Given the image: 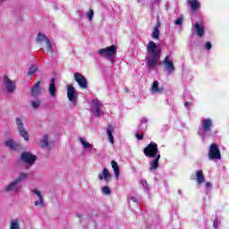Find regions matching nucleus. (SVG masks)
Masks as SVG:
<instances>
[{
    "instance_id": "nucleus-1",
    "label": "nucleus",
    "mask_w": 229,
    "mask_h": 229,
    "mask_svg": "<svg viewBox=\"0 0 229 229\" xmlns=\"http://www.w3.org/2000/svg\"><path fill=\"white\" fill-rule=\"evenodd\" d=\"M147 51L148 53L147 55V67L148 69H155L157 63L160 60L162 51L158 49V47L153 41L148 42L147 45Z\"/></svg>"
},
{
    "instance_id": "nucleus-2",
    "label": "nucleus",
    "mask_w": 229,
    "mask_h": 229,
    "mask_svg": "<svg viewBox=\"0 0 229 229\" xmlns=\"http://www.w3.org/2000/svg\"><path fill=\"white\" fill-rule=\"evenodd\" d=\"M26 178H28V174H20L16 180L13 181L5 187L6 192H19L21 188H19L18 185L21 183V182H22V180H26Z\"/></svg>"
},
{
    "instance_id": "nucleus-3",
    "label": "nucleus",
    "mask_w": 229,
    "mask_h": 229,
    "mask_svg": "<svg viewBox=\"0 0 229 229\" xmlns=\"http://www.w3.org/2000/svg\"><path fill=\"white\" fill-rule=\"evenodd\" d=\"M143 153L147 158H155V157H158V145L151 141L146 148H143Z\"/></svg>"
},
{
    "instance_id": "nucleus-4",
    "label": "nucleus",
    "mask_w": 229,
    "mask_h": 229,
    "mask_svg": "<svg viewBox=\"0 0 229 229\" xmlns=\"http://www.w3.org/2000/svg\"><path fill=\"white\" fill-rule=\"evenodd\" d=\"M98 53L100 55L104 56V58L114 60L115 55H117V47L115 45H112L111 47L99 49Z\"/></svg>"
},
{
    "instance_id": "nucleus-5",
    "label": "nucleus",
    "mask_w": 229,
    "mask_h": 229,
    "mask_svg": "<svg viewBox=\"0 0 229 229\" xmlns=\"http://www.w3.org/2000/svg\"><path fill=\"white\" fill-rule=\"evenodd\" d=\"M208 158L209 160H221V150L217 144L213 143L209 147L208 150Z\"/></svg>"
},
{
    "instance_id": "nucleus-6",
    "label": "nucleus",
    "mask_w": 229,
    "mask_h": 229,
    "mask_svg": "<svg viewBox=\"0 0 229 229\" xmlns=\"http://www.w3.org/2000/svg\"><path fill=\"white\" fill-rule=\"evenodd\" d=\"M16 125L20 135L24 138V140H30V136L28 135V131L24 128V123L22 122V119L17 117Z\"/></svg>"
},
{
    "instance_id": "nucleus-7",
    "label": "nucleus",
    "mask_w": 229,
    "mask_h": 229,
    "mask_svg": "<svg viewBox=\"0 0 229 229\" xmlns=\"http://www.w3.org/2000/svg\"><path fill=\"white\" fill-rule=\"evenodd\" d=\"M74 80L81 89H89V82H87V79L81 73H74Z\"/></svg>"
},
{
    "instance_id": "nucleus-8",
    "label": "nucleus",
    "mask_w": 229,
    "mask_h": 229,
    "mask_svg": "<svg viewBox=\"0 0 229 229\" xmlns=\"http://www.w3.org/2000/svg\"><path fill=\"white\" fill-rule=\"evenodd\" d=\"M21 158L22 162L29 164V165H33V164L37 162V156L30 152H23L21 156Z\"/></svg>"
},
{
    "instance_id": "nucleus-9",
    "label": "nucleus",
    "mask_w": 229,
    "mask_h": 229,
    "mask_svg": "<svg viewBox=\"0 0 229 229\" xmlns=\"http://www.w3.org/2000/svg\"><path fill=\"white\" fill-rule=\"evenodd\" d=\"M163 64L165 65L169 74H171V72H174V64L173 63L172 60H169V55H165L164 61L162 63H159V65Z\"/></svg>"
},
{
    "instance_id": "nucleus-10",
    "label": "nucleus",
    "mask_w": 229,
    "mask_h": 229,
    "mask_svg": "<svg viewBox=\"0 0 229 229\" xmlns=\"http://www.w3.org/2000/svg\"><path fill=\"white\" fill-rule=\"evenodd\" d=\"M103 106V105L101 103H99V101L98 100H94L93 101V106L91 108V112L92 114L95 115V117H101V107Z\"/></svg>"
},
{
    "instance_id": "nucleus-11",
    "label": "nucleus",
    "mask_w": 229,
    "mask_h": 229,
    "mask_svg": "<svg viewBox=\"0 0 229 229\" xmlns=\"http://www.w3.org/2000/svg\"><path fill=\"white\" fill-rule=\"evenodd\" d=\"M4 83L6 87L7 92L12 93L15 90V82L10 80L6 75L4 76Z\"/></svg>"
},
{
    "instance_id": "nucleus-12",
    "label": "nucleus",
    "mask_w": 229,
    "mask_h": 229,
    "mask_svg": "<svg viewBox=\"0 0 229 229\" xmlns=\"http://www.w3.org/2000/svg\"><path fill=\"white\" fill-rule=\"evenodd\" d=\"M67 98L72 103L76 101V89H74V86H72V84H68L67 86Z\"/></svg>"
},
{
    "instance_id": "nucleus-13",
    "label": "nucleus",
    "mask_w": 229,
    "mask_h": 229,
    "mask_svg": "<svg viewBox=\"0 0 229 229\" xmlns=\"http://www.w3.org/2000/svg\"><path fill=\"white\" fill-rule=\"evenodd\" d=\"M33 194H36V196H38V200H36L34 202L35 207H46V204L44 203V197L42 196V193L40 192V191L34 189L32 190Z\"/></svg>"
},
{
    "instance_id": "nucleus-14",
    "label": "nucleus",
    "mask_w": 229,
    "mask_h": 229,
    "mask_svg": "<svg viewBox=\"0 0 229 229\" xmlns=\"http://www.w3.org/2000/svg\"><path fill=\"white\" fill-rule=\"evenodd\" d=\"M201 124H202V131H204V133H207V131H212V119L210 118H207V119H203L201 121Z\"/></svg>"
},
{
    "instance_id": "nucleus-15",
    "label": "nucleus",
    "mask_w": 229,
    "mask_h": 229,
    "mask_svg": "<svg viewBox=\"0 0 229 229\" xmlns=\"http://www.w3.org/2000/svg\"><path fill=\"white\" fill-rule=\"evenodd\" d=\"M40 85H42V81H38L30 89V94L33 98H38L40 96Z\"/></svg>"
},
{
    "instance_id": "nucleus-16",
    "label": "nucleus",
    "mask_w": 229,
    "mask_h": 229,
    "mask_svg": "<svg viewBox=\"0 0 229 229\" xmlns=\"http://www.w3.org/2000/svg\"><path fill=\"white\" fill-rule=\"evenodd\" d=\"M4 145L9 148V149H13L14 151H17V149L21 148V144L17 143L13 140H7L4 142Z\"/></svg>"
},
{
    "instance_id": "nucleus-17",
    "label": "nucleus",
    "mask_w": 229,
    "mask_h": 229,
    "mask_svg": "<svg viewBox=\"0 0 229 229\" xmlns=\"http://www.w3.org/2000/svg\"><path fill=\"white\" fill-rule=\"evenodd\" d=\"M160 155L156 156L150 162L149 171H155L160 167Z\"/></svg>"
},
{
    "instance_id": "nucleus-18",
    "label": "nucleus",
    "mask_w": 229,
    "mask_h": 229,
    "mask_svg": "<svg viewBox=\"0 0 229 229\" xmlns=\"http://www.w3.org/2000/svg\"><path fill=\"white\" fill-rule=\"evenodd\" d=\"M193 28L196 30L197 36H199L200 38L205 36V28L200 26L199 22H195Z\"/></svg>"
},
{
    "instance_id": "nucleus-19",
    "label": "nucleus",
    "mask_w": 229,
    "mask_h": 229,
    "mask_svg": "<svg viewBox=\"0 0 229 229\" xmlns=\"http://www.w3.org/2000/svg\"><path fill=\"white\" fill-rule=\"evenodd\" d=\"M48 91L52 98H56V84L55 83V78H52L50 81Z\"/></svg>"
},
{
    "instance_id": "nucleus-20",
    "label": "nucleus",
    "mask_w": 229,
    "mask_h": 229,
    "mask_svg": "<svg viewBox=\"0 0 229 229\" xmlns=\"http://www.w3.org/2000/svg\"><path fill=\"white\" fill-rule=\"evenodd\" d=\"M188 4L191 12H198L199 10V1L198 0H188Z\"/></svg>"
},
{
    "instance_id": "nucleus-21",
    "label": "nucleus",
    "mask_w": 229,
    "mask_h": 229,
    "mask_svg": "<svg viewBox=\"0 0 229 229\" xmlns=\"http://www.w3.org/2000/svg\"><path fill=\"white\" fill-rule=\"evenodd\" d=\"M99 180H105V182H108L109 178H112V174H110V171L106 168H104L102 171V174L98 175Z\"/></svg>"
},
{
    "instance_id": "nucleus-22",
    "label": "nucleus",
    "mask_w": 229,
    "mask_h": 229,
    "mask_svg": "<svg viewBox=\"0 0 229 229\" xmlns=\"http://www.w3.org/2000/svg\"><path fill=\"white\" fill-rule=\"evenodd\" d=\"M195 174L197 183L199 185H201V183H205V176L203 175V170H198Z\"/></svg>"
},
{
    "instance_id": "nucleus-23",
    "label": "nucleus",
    "mask_w": 229,
    "mask_h": 229,
    "mask_svg": "<svg viewBox=\"0 0 229 229\" xmlns=\"http://www.w3.org/2000/svg\"><path fill=\"white\" fill-rule=\"evenodd\" d=\"M151 92H155L156 94H163L164 93V88L158 87V81H154L151 87Z\"/></svg>"
},
{
    "instance_id": "nucleus-24",
    "label": "nucleus",
    "mask_w": 229,
    "mask_h": 229,
    "mask_svg": "<svg viewBox=\"0 0 229 229\" xmlns=\"http://www.w3.org/2000/svg\"><path fill=\"white\" fill-rule=\"evenodd\" d=\"M111 165H112V169L114 173L115 178H119V176H121V171L119 170V165L117 164V162L113 160L111 162Z\"/></svg>"
},
{
    "instance_id": "nucleus-25",
    "label": "nucleus",
    "mask_w": 229,
    "mask_h": 229,
    "mask_svg": "<svg viewBox=\"0 0 229 229\" xmlns=\"http://www.w3.org/2000/svg\"><path fill=\"white\" fill-rule=\"evenodd\" d=\"M112 131H114V125L109 124L106 129V133H107L109 142H111V144H114V135L112 134Z\"/></svg>"
},
{
    "instance_id": "nucleus-26",
    "label": "nucleus",
    "mask_w": 229,
    "mask_h": 229,
    "mask_svg": "<svg viewBox=\"0 0 229 229\" xmlns=\"http://www.w3.org/2000/svg\"><path fill=\"white\" fill-rule=\"evenodd\" d=\"M40 148H47L49 146V134H45L39 142Z\"/></svg>"
},
{
    "instance_id": "nucleus-27",
    "label": "nucleus",
    "mask_w": 229,
    "mask_h": 229,
    "mask_svg": "<svg viewBox=\"0 0 229 229\" xmlns=\"http://www.w3.org/2000/svg\"><path fill=\"white\" fill-rule=\"evenodd\" d=\"M159 28H160V25L158 24L157 26L155 27L154 31L152 33V37L156 40H158V38H160V30H158Z\"/></svg>"
},
{
    "instance_id": "nucleus-28",
    "label": "nucleus",
    "mask_w": 229,
    "mask_h": 229,
    "mask_svg": "<svg viewBox=\"0 0 229 229\" xmlns=\"http://www.w3.org/2000/svg\"><path fill=\"white\" fill-rule=\"evenodd\" d=\"M80 142L85 148V149H89V148H92V144L87 142L83 138H80Z\"/></svg>"
},
{
    "instance_id": "nucleus-29",
    "label": "nucleus",
    "mask_w": 229,
    "mask_h": 229,
    "mask_svg": "<svg viewBox=\"0 0 229 229\" xmlns=\"http://www.w3.org/2000/svg\"><path fill=\"white\" fill-rule=\"evenodd\" d=\"M38 70V68L37 66H35V64L30 65L29 72H28V75L31 76V74H35V72H37Z\"/></svg>"
},
{
    "instance_id": "nucleus-30",
    "label": "nucleus",
    "mask_w": 229,
    "mask_h": 229,
    "mask_svg": "<svg viewBox=\"0 0 229 229\" xmlns=\"http://www.w3.org/2000/svg\"><path fill=\"white\" fill-rule=\"evenodd\" d=\"M47 39H49V38L47 37H46V35H44L42 33H38V42H44V40H45L46 43H47Z\"/></svg>"
},
{
    "instance_id": "nucleus-31",
    "label": "nucleus",
    "mask_w": 229,
    "mask_h": 229,
    "mask_svg": "<svg viewBox=\"0 0 229 229\" xmlns=\"http://www.w3.org/2000/svg\"><path fill=\"white\" fill-rule=\"evenodd\" d=\"M10 229H21V227L19 226V221L13 220L11 222Z\"/></svg>"
},
{
    "instance_id": "nucleus-32",
    "label": "nucleus",
    "mask_w": 229,
    "mask_h": 229,
    "mask_svg": "<svg viewBox=\"0 0 229 229\" xmlns=\"http://www.w3.org/2000/svg\"><path fill=\"white\" fill-rule=\"evenodd\" d=\"M47 53H53V44H51L49 39H47Z\"/></svg>"
},
{
    "instance_id": "nucleus-33",
    "label": "nucleus",
    "mask_w": 229,
    "mask_h": 229,
    "mask_svg": "<svg viewBox=\"0 0 229 229\" xmlns=\"http://www.w3.org/2000/svg\"><path fill=\"white\" fill-rule=\"evenodd\" d=\"M102 192H103V194H106V196L112 194V191L110 190V187H108V186H104L102 188Z\"/></svg>"
},
{
    "instance_id": "nucleus-34",
    "label": "nucleus",
    "mask_w": 229,
    "mask_h": 229,
    "mask_svg": "<svg viewBox=\"0 0 229 229\" xmlns=\"http://www.w3.org/2000/svg\"><path fill=\"white\" fill-rule=\"evenodd\" d=\"M40 105H42V102L40 100L31 101V106H33L35 109L38 108Z\"/></svg>"
},
{
    "instance_id": "nucleus-35",
    "label": "nucleus",
    "mask_w": 229,
    "mask_h": 229,
    "mask_svg": "<svg viewBox=\"0 0 229 229\" xmlns=\"http://www.w3.org/2000/svg\"><path fill=\"white\" fill-rule=\"evenodd\" d=\"M87 15H88L89 20L92 21V18L94 17V10L89 9Z\"/></svg>"
},
{
    "instance_id": "nucleus-36",
    "label": "nucleus",
    "mask_w": 229,
    "mask_h": 229,
    "mask_svg": "<svg viewBox=\"0 0 229 229\" xmlns=\"http://www.w3.org/2000/svg\"><path fill=\"white\" fill-rule=\"evenodd\" d=\"M174 24H175L176 26H182V24H183V18L180 17V18H178L177 20H175Z\"/></svg>"
},
{
    "instance_id": "nucleus-37",
    "label": "nucleus",
    "mask_w": 229,
    "mask_h": 229,
    "mask_svg": "<svg viewBox=\"0 0 229 229\" xmlns=\"http://www.w3.org/2000/svg\"><path fill=\"white\" fill-rule=\"evenodd\" d=\"M205 49H207L208 51H210V49H212V43H210V41L206 42Z\"/></svg>"
},
{
    "instance_id": "nucleus-38",
    "label": "nucleus",
    "mask_w": 229,
    "mask_h": 229,
    "mask_svg": "<svg viewBox=\"0 0 229 229\" xmlns=\"http://www.w3.org/2000/svg\"><path fill=\"white\" fill-rule=\"evenodd\" d=\"M135 137L138 139V140H142V139H144V134L136 133Z\"/></svg>"
},
{
    "instance_id": "nucleus-39",
    "label": "nucleus",
    "mask_w": 229,
    "mask_h": 229,
    "mask_svg": "<svg viewBox=\"0 0 229 229\" xmlns=\"http://www.w3.org/2000/svg\"><path fill=\"white\" fill-rule=\"evenodd\" d=\"M146 123H148V118L142 117V118H141V123H142V124H146Z\"/></svg>"
},
{
    "instance_id": "nucleus-40",
    "label": "nucleus",
    "mask_w": 229,
    "mask_h": 229,
    "mask_svg": "<svg viewBox=\"0 0 229 229\" xmlns=\"http://www.w3.org/2000/svg\"><path fill=\"white\" fill-rule=\"evenodd\" d=\"M206 188L207 189H210V187H212V183H210V182H206Z\"/></svg>"
},
{
    "instance_id": "nucleus-41",
    "label": "nucleus",
    "mask_w": 229,
    "mask_h": 229,
    "mask_svg": "<svg viewBox=\"0 0 229 229\" xmlns=\"http://www.w3.org/2000/svg\"><path fill=\"white\" fill-rule=\"evenodd\" d=\"M131 200L133 201L134 203H137V198H135V197H131Z\"/></svg>"
},
{
    "instance_id": "nucleus-42",
    "label": "nucleus",
    "mask_w": 229,
    "mask_h": 229,
    "mask_svg": "<svg viewBox=\"0 0 229 229\" xmlns=\"http://www.w3.org/2000/svg\"><path fill=\"white\" fill-rule=\"evenodd\" d=\"M189 105H190L189 102L184 103V106H189Z\"/></svg>"
},
{
    "instance_id": "nucleus-43",
    "label": "nucleus",
    "mask_w": 229,
    "mask_h": 229,
    "mask_svg": "<svg viewBox=\"0 0 229 229\" xmlns=\"http://www.w3.org/2000/svg\"><path fill=\"white\" fill-rule=\"evenodd\" d=\"M125 92H130V89H128V88H125Z\"/></svg>"
}]
</instances>
